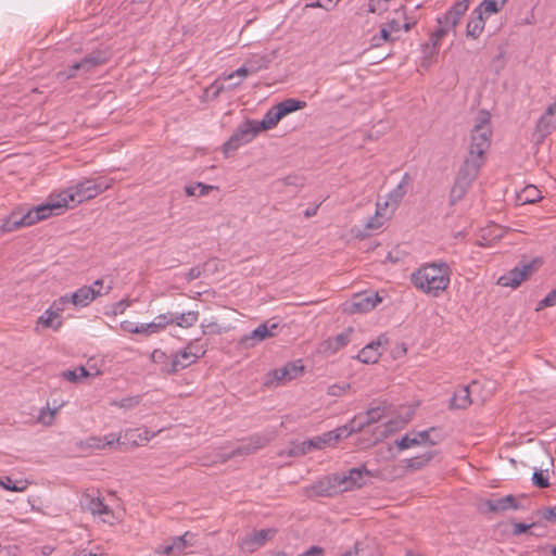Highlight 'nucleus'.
Returning <instances> with one entry per match:
<instances>
[{"label": "nucleus", "mask_w": 556, "mask_h": 556, "mask_svg": "<svg viewBox=\"0 0 556 556\" xmlns=\"http://www.w3.org/2000/svg\"><path fill=\"white\" fill-rule=\"evenodd\" d=\"M55 319H60V313L50 307L39 317L38 324H42L45 327L58 330L61 327L62 321L58 320V323L54 324Z\"/></svg>", "instance_id": "e433bc0d"}, {"label": "nucleus", "mask_w": 556, "mask_h": 556, "mask_svg": "<svg viewBox=\"0 0 556 556\" xmlns=\"http://www.w3.org/2000/svg\"><path fill=\"white\" fill-rule=\"evenodd\" d=\"M410 176L405 173L399 185L389 192L388 200L391 202V211H394L405 197L407 189L410 185Z\"/></svg>", "instance_id": "bb28decb"}, {"label": "nucleus", "mask_w": 556, "mask_h": 556, "mask_svg": "<svg viewBox=\"0 0 556 556\" xmlns=\"http://www.w3.org/2000/svg\"><path fill=\"white\" fill-rule=\"evenodd\" d=\"M2 488L10 491H23L25 486H18L17 484L13 483L12 479L10 477H5L4 481L0 482Z\"/></svg>", "instance_id": "338daca9"}, {"label": "nucleus", "mask_w": 556, "mask_h": 556, "mask_svg": "<svg viewBox=\"0 0 556 556\" xmlns=\"http://www.w3.org/2000/svg\"><path fill=\"white\" fill-rule=\"evenodd\" d=\"M491 126L490 117L485 112H481L477 118L471 130V140L469 146V153L478 156H484L491 144Z\"/></svg>", "instance_id": "20e7f679"}, {"label": "nucleus", "mask_w": 556, "mask_h": 556, "mask_svg": "<svg viewBox=\"0 0 556 556\" xmlns=\"http://www.w3.org/2000/svg\"><path fill=\"white\" fill-rule=\"evenodd\" d=\"M260 62L261 63L258 64V66H254L251 62H247L243 66L239 67L231 74L225 76L224 79L228 80V79L233 78L235 76L247 77L250 74L256 73L257 71L267 67V65H268L267 58H261Z\"/></svg>", "instance_id": "473e14b6"}, {"label": "nucleus", "mask_w": 556, "mask_h": 556, "mask_svg": "<svg viewBox=\"0 0 556 556\" xmlns=\"http://www.w3.org/2000/svg\"><path fill=\"white\" fill-rule=\"evenodd\" d=\"M159 332L160 331L157 330L154 320L148 324L139 325V334L151 336Z\"/></svg>", "instance_id": "bf43d9fd"}, {"label": "nucleus", "mask_w": 556, "mask_h": 556, "mask_svg": "<svg viewBox=\"0 0 556 556\" xmlns=\"http://www.w3.org/2000/svg\"><path fill=\"white\" fill-rule=\"evenodd\" d=\"M270 439L266 435H253L249 438L247 441L242 442L241 445L238 446L236 451L232 452V455H243L251 454L265 447L269 443Z\"/></svg>", "instance_id": "393cba45"}, {"label": "nucleus", "mask_w": 556, "mask_h": 556, "mask_svg": "<svg viewBox=\"0 0 556 556\" xmlns=\"http://www.w3.org/2000/svg\"><path fill=\"white\" fill-rule=\"evenodd\" d=\"M350 435L348 426L337 428L336 430L328 431L321 435L315 437L311 440L302 442L291 451V455H304L312 450H321L327 445H333L339 440Z\"/></svg>", "instance_id": "39448f33"}, {"label": "nucleus", "mask_w": 556, "mask_h": 556, "mask_svg": "<svg viewBox=\"0 0 556 556\" xmlns=\"http://www.w3.org/2000/svg\"><path fill=\"white\" fill-rule=\"evenodd\" d=\"M199 319L198 311H189L181 314H173V324L181 328H189L197 324Z\"/></svg>", "instance_id": "72a5a7b5"}, {"label": "nucleus", "mask_w": 556, "mask_h": 556, "mask_svg": "<svg viewBox=\"0 0 556 556\" xmlns=\"http://www.w3.org/2000/svg\"><path fill=\"white\" fill-rule=\"evenodd\" d=\"M389 208H391V202L388 199L384 202H378L376 207V214L388 219Z\"/></svg>", "instance_id": "680f3d73"}, {"label": "nucleus", "mask_w": 556, "mask_h": 556, "mask_svg": "<svg viewBox=\"0 0 556 556\" xmlns=\"http://www.w3.org/2000/svg\"><path fill=\"white\" fill-rule=\"evenodd\" d=\"M224 84H222L219 80H215L207 89L206 93H211L212 99H216L224 90H225Z\"/></svg>", "instance_id": "4d7b16f0"}, {"label": "nucleus", "mask_w": 556, "mask_h": 556, "mask_svg": "<svg viewBox=\"0 0 556 556\" xmlns=\"http://www.w3.org/2000/svg\"><path fill=\"white\" fill-rule=\"evenodd\" d=\"M542 262L539 258H533L530 262L521 263L505 275L501 276L497 280V283L502 287H510L515 289L519 287L521 282L525 281L531 274L538 270Z\"/></svg>", "instance_id": "423d86ee"}, {"label": "nucleus", "mask_w": 556, "mask_h": 556, "mask_svg": "<svg viewBox=\"0 0 556 556\" xmlns=\"http://www.w3.org/2000/svg\"><path fill=\"white\" fill-rule=\"evenodd\" d=\"M121 328L126 332L139 334V325H136L132 321H128V320L122 321Z\"/></svg>", "instance_id": "0e129e2a"}, {"label": "nucleus", "mask_w": 556, "mask_h": 556, "mask_svg": "<svg viewBox=\"0 0 556 556\" xmlns=\"http://www.w3.org/2000/svg\"><path fill=\"white\" fill-rule=\"evenodd\" d=\"M108 54L105 52H92L86 55L79 62L73 64L68 71L60 72L58 77L61 79H70L75 76L77 71H84L85 73L90 72L94 67L102 65L108 62Z\"/></svg>", "instance_id": "f8f14e48"}, {"label": "nucleus", "mask_w": 556, "mask_h": 556, "mask_svg": "<svg viewBox=\"0 0 556 556\" xmlns=\"http://www.w3.org/2000/svg\"><path fill=\"white\" fill-rule=\"evenodd\" d=\"M350 389V384H332L328 387L327 394L330 396H342Z\"/></svg>", "instance_id": "864d4df0"}, {"label": "nucleus", "mask_w": 556, "mask_h": 556, "mask_svg": "<svg viewBox=\"0 0 556 556\" xmlns=\"http://www.w3.org/2000/svg\"><path fill=\"white\" fill-rule=\"evenodd\" d=\"M276 328V324H273L270 327L267 324H261L251 332L249 337L245 338V340L263 341L266 338L273 337V330Z\"/></svg>", "instance_id": "c9c22d12"}, {"label": "nucleus", "mask_w": 556, "mask_h": 556, "mask_svg": "<svg viewBox=\"0 0 556 556\" xmlns=\"http://www.w3.org/2000/svg\"><path fill=\"white\" fill-rule=\"evenodd\" d=\"M533 525H526L522 522H514L513 523V534L520 535L526 533Z\"/></svg>", "instance_id": "69168bd1"}, {"label": "nucleus", "mask_w": 556, "mask_h": 556, "mask_svg": "<svg viewBox=\"0 0 556 556\" xmlns=\"http://www.w3.org/2000/svg\"><path fill=\"white\" fill-rule=\"evenodd\" d=\"M275 106L280 112V115L285 117L290 113L304 109L306 106V102L289 98L279 102Z\"/></svg>", "instance_id": "f704fd0d"}, {"label": "nucleus", "mask_w": 556, "mask_h": 556, "mask_svg": "<svg viewBox=\"0 0 556 556\" xmlns=\"http://www.w3.org/2000/svg\"><path fill=\"white\" fill-rule=\"evenodd\" d=\"M34 225L33 215L29 208L16 207L11 214L3 220L1 230L3 232H12L23 227H29Z\"/></svg>", "instance_id": "4468645a"}, {"label": "nucleus", "mask_w": 556, "mask_h": 556, "mask_svg": "<svg viewBox=\"0 0 556 556\" xmlns=\"http://www.w3.org/2000/svg\"><path fill=\"white\" fill-rule=\"evenodd\" d=\"M541 517L548 522L556 523V506L544 508L541 511Z\"/></svg>", "instance_id": "e2e57ef3"}, {"label": "nucleus", "mask_w": 556, "mask_h": 556, "mask_svg": "<svg viewBox=\"0 0 556 556\" xmlns=\"http://www.w3.org/2000/svg\"><path fill=\"white\" fill-rule=\"evenodd\" d=\"M323 554L324 549L321 547L312 546L309 549H307L306 552L302 553L299 556H323Z\"/></svg>", "instance_id": "774afa93"}, {"label": "nucleus", "mask_w": 556, "mask_h": 556, "mask_svg": "<svg viewBox=\"0 0 556 556\" xmlns=\"http://www.w3.org/2000/svg\"><path fill=\"white\" fill-rule=\"evenodd\" d=\"M540 191L533 187V186H529V187H526L525 190L522 191V195L520 197V199L525 202V203H533L535 201H538L541 197L539 195Z\"/></svg>", "instance_id": "a18cd8bd"}, {"label": "nucleus", "mask_w": 556, "mask_h": 556, "mask_svg": "<svg viewBox=\"0 0 556 556\" xmlns=\"http://www.w3.org/2000/svg\"><path fill=\"white\" fill-rule=\"evenodd\" d=\"M300 363L301 362L288 363L280 368L270 370L265 376L264 384L268 388H271L286 384L287 382L296 379L304 371V366Z\"/></svg>", "instance_id": "6e6552de"}, {"label": "nucleus", "mask_w": 556, "mask_h": 556, "mask_svg": "<svg viewBox=\"0 0 556 556\" xmlns=\"http://www.w3.org/2000/svg\"><path fill=\"white\" fill-rule=\"evenodd\" d=\"M369 475L365 468H352L346 473H334L319 481L318 494L331 496L362 488L365 484V477Z\"/></svg>", "instance_id": "7ed1b4c3"}, {"label": "nucleus", "mask_w": 556, "mask_h": 556, "mask_svg": "<svg viewBox=\"0 0 556 556\" xmlns=\"http://www.w3.org/2000/svg\"><path fill=\"white\" fill-rule=\"evenodd\" d=\"M388 9V3L384 0H369L368 11L371 13H380Z\"/></svg>", "instance_id": "5fc2aeb1"}, {"label": "nucleus", "mask_w": 556, "mask_h": 556, "mask_svg": "<svg viewBox=\"0 0 556 556\" xmlns=\"http://www.w3.org/2000/svg\"><path fill=\"white\" fill-rule=\"evenodd\" d=\"M258 134L254 121L248 119L242 123L231 137L224 143V153L228 155L237 151L241 146L249 143Z\"/></svg>", "instance_id": "9d476101"}, {"label": "nucleus", "mask_w": 556, "mask_h": 556, "mask_svg": "<svg viewBox=\"0 0 556 556\" xmlns=\"http://www.w3.org/2000/svg\"><path fill=\"white\" fill-rule=\"evenodd\" d=\"M471 184L456 177L454 186L451 190V201L455 203L464 198Z\"/></svg>", "instance_id": "4c0bfd02"}, {"label": "nucleus", "mask_w": 556, "mask_h": 556, "mask_svg": "<svg viewBox=\"0 0 556 556\" xmlns=\"http://www.w3.org/2000/svg\"><path fill=\"white\" fill-rule=\"evenodd\" d=\"M388 339L384 336L378 337L377 340L365 345L357 354V359L364 364H375L381 355V346L387 343Z\"/></svg>", "instance_id": "a211bd4d"}, {"label": "nucleus", "mask_w": 556, "mask_h": 556, "mask_svg": "<svg viewBox=\"0 0 556 556\" xmlns=\"http://www.w3.org/2000/svg\"><path fill=\"white\" fill-rule=\"evenodd\" d=\"M556 305V289L552 290L547 293V295L539 302V306L536 309H542L544 307H551Z\"/></svg>", "instance_id": "603ef678"}, {"label": "nucleus", "mask_w": 556, "mask_h": 556, "mask_svg": "<svg viewBox=\"0 0 556 556\" xmlns=\"http://www.w3.org/2000/svg\"><path fill=\"white\" fill-rule=\"evenodd\" d=\"M276 534V529H262L254 531L238 542V547L247 554H252L263 547Z\"/></svg>", "instance_id": "ddd939ff"}, {"label": "nucleus", "mask_w": 556, "mask_h": 556, "mask_svg": "<svg viewBox=\"0 0 556 556\" xmlns=\"http://www.w3.org/2000/svg\"><path fill=\"white\" fill-rule=\"evenodd\" d=\"M439 28L432 34L430 41L433 46V48H437L439 46L440 40L446 35L447 28L450 26H446L445 24H439Z\"/></svg>", "instance_id": "3c124183"}, {"label": "nucleus", "mask_w": 556, "mask_h": 556, "mask_svg": "<svg viewBox=\"0 0 556 556\" xmlns=\"http://www.w3.org/2000/svg\"><path fill=\"white\" fill-rule=\"evenodd\" d=\"M99 296V292L92 288L83 286L71 294V304L76 307H86Z\"/></svg>", "instance_id": "a878e982"}, {"label": "nucleus", "mask_w": 556, "mask_h": 556, "mask_svg": "<svg viewBox=\"0 0 556 556\" xmlns=\"http://www.w3.org/2000/svg\"><path fill=\"white\" fill-rule=\"evenodd\" d=\"M114 184L113 178L98 177L86 178L61 191L68 207L91 200L110 189Z\"/></svg>", "instance_id": "f03ea898"}, {"label": "nucleus", "mask_w": 556, "mask_h": 556, "mask_svg": "<svg viewBox=\"0 0 556 556\" xmlns=\"http://www.w3.org/2000/svg\"><path fill=\"white\" fill-rule=\"evenodd\" d=\"M154 323L159 331L163 330L167 325L173 324V313L157 315Z\"/></svg>", "instance_id": "de8ad7c7"}, {"label": "nucleus", "mask_w": 556, "mask_h": 556, "mask_svg": "<svg viewBox=\"0 0 556 556\" xmlns=\"http://www.w3.org/2000/svg\"><path fill=\"white\" fill-rule=\"evenodd\" d=\"M386 408L377 406L369 408L366 414L354 417L348 426L350 434L362 431L366 426L380 421L384 417Z\"/></svg>", "instance_id": "dca6fc26"}, {"label": "nucleus", "mask_w": 556, "mask_h": 556, "mask_svg": "<svg viewBox=\"0 0 556 556\" xmlns=\"http://www.w3.org/2000/svg\"><path fill=\"white\" fill-rule=\"evenodd\" d=\"M207 265V263L203 264L202 266H194L188 270L185 275L186 281L190 282L194 279H198L201 277L202 273L204 271V267Z\"/></svg>", "instance_id": "6e6d98bb"}, {"label": "nucleus", "mask_w": 556, "mask_h": 556, "mask_svg": "<svg viewBox=\"0 0 556 556\" xmlns=\"http://www.w3.org/2000/svg\"><path fill=\"white\" fill-rule=\"evenodd\" d=\"M435 453L433 451H428L421 455L408 458L405 460V468L409 471H417L426 466L433 459Z\"/></svg>", "instance_id": "2f4dec72"}, {"label": "nucleus", "mask_w": 556, "mask_h": 556, "mask_svg": "<svg viewBox=\"0 0 556 556\" xmlns=\"http://www.w3.org/2000/svg\"><path fill=\"white\" fill-rule=\"evenodd\" d=\"M547 470H535L532 475V482L535 486L540 489H545L549 486L548 477L546 475Z\"/></svg>", "instance_id": "37998d69"}, {"label": "nucleus", "mask_w": 556, "mask_h": 556, "mask_svg": "<svg viewBox=\"0 0 556 556\" xmlns=\"http://www.w3.org/2000/svg\"><path fill=\"white\" fill-rule=\"evenodd\" d=\"M451 274V267L445 262L428 263L412 273L410 282L417 290L437 298L448 288Z\"/></svg>", "instance_id": "f257e3e1"}, {"label": "nucleus", "mask_w": 556, "mask_h": 556, "mask_svg": "<svg viewBox=\"0 0 556 556\" xmlns=\"http://www.w3.org/2000/svg\"><path fill=\"white\" fill-rule=\"evenodd\" d=\"M485 505L490 511L495 513L519 508L517 498L514 495H506L496 500H488Z\"/></svg>", "instance_id": "c85d7f7f"}, {"label": "nucleus", "mask_w": 556, "mask_h": 556, "mask_svg": "<svg viewBox=\"0 0 556 556\" xmlns=\"http://www.w3.org/2000/svg\"><path fill=\"white\" fill-rule=\"evenodd\" d=\"M381 301L378 293H364L354 296L350 312L364 313L374 309Z\"/></svg>", "instance_id": "6ab92c4d"}, {"label": "nucleus", "mask_w": 556, "mask_h": 556, "mask_svg": "<svg viewBox=\"0 0 556 556\" xmlns=\"http://www.w3.org/2000/svg\"><path fill=\"white\" fill-rule=\"evenodd\" d=\"M81 504L92 515H98L104 523L113 526L118 520L115 513L103 503L99 491H97V495L88 492L84 493Z\"/></svg>", "instance_id": "1a4fd4ad"}, {"label": "nucleus", "mask_w": 556, "mask_h": 556, "mask_svg": "<svg viewBox=\"0 0 556 556\" xmlns=\"http://www.w3.org/2000/svg\"><path fill=\"white\" fill-rule=\"evenodd\" d=\"M66 208H68L66 201L64 200L62 193L59 192L50 194L45 203L29 210L33 215L34 224H36L50 216L60 215Z\"/></svg>", "instance_id": "0eeeda50"}, {"label": "nucleus", "mask_w": 556, "mask_h": 556, "mask_svg": "<svg viewBox=\"0 0 556 556\" xmlns=\"http://www.w3.org/2000/svg\"><path fill=\"white\" fill-rule=\"evenodd\" d=\"M341 556H371V552L364 544L356 542L353 549L344 552Z\"/></svg>", "instance_id": "49530a36"}, {"label": "nucleus", "mask_w": 556, "mask_h": 556, "mask_svg": "<svg viewBox=\"0 0 556 556\" xmlns=\"http://www.w3.org/2000/svg\"><path fill=\"white\" fill-rule=\"evenodd\" d=\"M203 354L204 351L197 350L193 352L191 346H187L182 351L170 355V359L162 367V372L167 375L176 374L195 363Z\"/></svg>", "instance_id": "9b49d317"}, {"label": "nucleus", "mask_w": 556, "mask_h": 556, "mask_svg": "<svg viewBox=\"0 0 556 556\" xmlns=\"http://www.w3.org/2000/svg\"><path fill=\"white\" fill-rule=\"evenodd\" d=\"M67 304H71V295L66 294V295H63L61 298H59L58 300H55L51 307L54 308L56 312L61 313L64 311L65 306Z\"/></svg>", "instance_id": "13d9d810"}, {"label": "nucleus", "mask_w": 556, "mask_h": 556, "mask_svg": "<svg viewBox=\"0 0 556 556\" xmlns=\"http://www.w3.org/2000/svg\"><path fill=\"white\" fill-rule=\"evenodd\" d=\"M506 1L507 0H483L476 10H481L482 15L483 13L494 14L504 8Z\"/></svg>", "instance_id": "58836bf2"}, {"label": "nucleus", "mask_w": 556, "mask_h": 556, "mask_svg": "<svg viewBox=\"0 0 556 556\" xmlns=\"http://www.w3.org/2000/svg\"><path fill=\"white\" fill-rule=\"evenodd\" d=\"M56 413H58V408L41 409L38 419L41 424L49 426L53 422V419H54Z\"/></svg>", "instance_id": "8fccbe9b"}, {"label": "nucleus", "mask_w": 556, "mask_h": 556, "mask_svg": "<svg viewBox=\"0 0 556 556\" xmlns=\"http://www.w3.org/2000/svg\"><path fill=\"white\" fill-rule=\"evenodd\" d=\"M354 329L352 327L346 328L341 333L328 338L324 343V351L329 353H336L345 345H348L351 341Z\"/></svg>", "instance_id": "5701e85b"}, {"label": "nucleus", "mask_w": 556, "mask_h": 556, "mask_svg": "<svg viewBox=\"0 0 556 556\" xmlns=\"http://www.w3.org/2000/svg\"><path fill=\"white\" fill-rule=\"evenodd\" d=\"M140 403V396L124 397L119 401H112L110 404L119 408H132Z\"/></svg>", "instance_id": "c03bdc74"}, {"label": "nucleus", "mask_w": 556, "mask_h": 556, "mask_svg": "<svg viewBox=\"0 0 556 556\" xmlns=\"http://www.w3.org/2000/svg\"><path fill=\"white\" fill-rule=\"evenodd\" d=\"M121 437L114 433H110L103 437L92 435L85 440H80L77 443V448L81 452H94L102 451L105 448H113L119 444Z\"/></svg>", "instance_id": "2eb2a0df"}, {"label": "nucleus", "mask_w": 556, "mask_h": 556, "mask_svg": "<svg viewBox=\"0 0 556 556\" xmlns=\"http://www.w3.org/2000/svg\"><path fill=\"white\" fill-rule=\"evenodd\" d=\"M159 432L160 430L150 433V431L147 428L128 429L124 433L123 443H128L132 446L146 445L151 440V438L155 437Z\"/></svg>", "instance_id": "4be33fe9"}, {"label": "nucleus", "mask_w": 556, "mask_h": 556, "mask_svg": "<svg viewBox=\"0 0 556 556\" xmlns=\"http://www.w3.org/2000/svg\"><path fill=\"white\" fill-rule=\"evenodd\" d=\"M170 359V356L166 355L165 352L161 351V350H155L153 353H152V361L155 363V364H159L161 365V368L165 365L166 362H168Z\"/></svg>", "instance_id": "052dcab7"}, {"label": "nucleus", "mask_w": 556, "mask_h": 556, "mask_svg": "<svg viewBox=\"0 0 556 556\" xmlns=\"http://www.w3.org/2000/svg\"><path fill=\"white\" fill-rule=\"evenodd\" d=\"M89 372L84 366L77 367L74 370H66L62 372V377L71 382H79L83 378H87Z\"/></svg>", "instance_id": "a19ab883"}, {"label": "nucleus", "mask_w": 556, "mask_h": 556, "mask_svg": "<svg viewBox=\"0 0 556 556\" xmlns=\"http://www.w3.org/2000/svg\"><path fill=\"white\" fill-rule=\"evenodd\" d=\"M484 20L481 10H473L467 23L466 34L473 39L478 38L484 29Z\"/></svg>", "instance_id": "c756f323"}, {"label": "nucleus", "mask_w": 556, "mask_h": 556, "mask_svg": "<svg viewBox=\"0 0 556 556\" xmlns=\"http://www.w3.org/2000/svg\"><path fill=\"white\" fill-rule=\"evenodd\" d=\"M469 0H462L456 2L443 17L438 18L439 24H445L450 28H455L460 17L468 10Z\"/></svg>", "instance_id": "aec40b11"}, {"label": "nucleus", "mask_w": 556, "mask_h": 556, "mask_svg": "<svg viewBox=\"0 0 556 556\" xmlns=\"http://www.w3.org/2000/svg\"><path fill=\"white\" fill-rule=\"evenodd\" d=\"M281 118L282 116L280 115V112L274 105L265 113L261 122L254 121V126H256L258 132L262 130H269L276 127Z\"/></svg>", "instance_id": "7c9ffc66"}, {"label": "nucleus", "mask_w": 556, "mask_h": 556, "mask_svg": "<svg viewBox=\"0 0 556 556\" xmlns=\"http://www.w3.org/2000/svg\"><path fill=\"white\" fill-rule=\"evenodd\" d=\"M387 219L375 214V216L370 217L366 224L365 229L366 230H378L381 228Z\"/></svg>", "instance_id": "09e8293b"}, {"label": "nucleus", "mask_w": 556, "mask_h": 556, "mask_svg": "<svg viewBox=\"0 0 556 556\" xmlns=\"http://www.w3.org/2000/svg\"><path fill=\"white\" fill-rule=\"evenodd\" d=\"M556 128V110L549 105L536 123L535 135L542 140Z\"/></svg>", "instance_id": "412c9836"}, {"label": "nucleus", "mask_w": 556, "mask_h": 556, "mask_svg": "<svg viewBox=\"0 0 556 556\" xmlns=\"http://www.w3.org/2000/svg\"><path fill=\"white\" fill-rule=\"evenodd\" d=\"M479 387L477 381H472L469 386L460 388L457 392H455L454 396L451 400L452 408L464 409L467 408L472 400L470 397L471 392Z\"/></svg>", "instance_id": "b1692460"}, {"label": "nucleus", "mask_w": 556, "mask_h": 556, "mask_svg": "<svg viewBox=\"0 0 556 556\" xmlns=\"http://www.w3.org/2000/svg\"><path fill=\"white\" fill-rule=\"evenodd\" d=\"M484 161V156H478L468 152V155L458 170L457 178L471 184L478 176Z\"/></svg>", "instance_id": "f3484780"}, {"label": "nucleus", "mask_w": 556, "mask_h": 556, "mask_svg": "<svg viewBox=\"0 0 556 556\" xmlns=\"http://www.w3.org/2000/svg\"><path fill=\"white\" fill-rule=\"evenodd\" d=\"M195 538L197 535L190 531L185 532L182 535L172 538L170 541L173 542L174 546V556H181L188 554V552H186V548L195 545Z\"/></svg>", "instance_id": "cd10ccee"}, {"label": "nucleus", "mask_w": 556, "mask_h": 556, "mask_svg": "<svg viewBox=\"0 0 556 556\" xmlns=\"http://www.w3.org/2000/svg\"><path fill=\"white\" fill-rule=\"evenodd\" d=\"M419 445V441L416 438V433H407L401 440L396 441V446L400 450H406L413 446Z\"/></svg>", "instance_id": "79ce46f5"}, {"label": "nucleus", "mask_w": 556, "mask_h": 556, "mask_svg": "<svg viewBox=\"0 0 556 556\" xmlns=\"http://www.w3.org/2000/svg\"><path fill=\"white\" fill-rule=\"evenodd\" d=\"M215 187L205 185L203 182H197L195 185H190L185 187V192L189 197L198 195L203 197L208 194L211 190H213Z\"/></svg>", "instance_id": "ea45409f"}]
</instances>
